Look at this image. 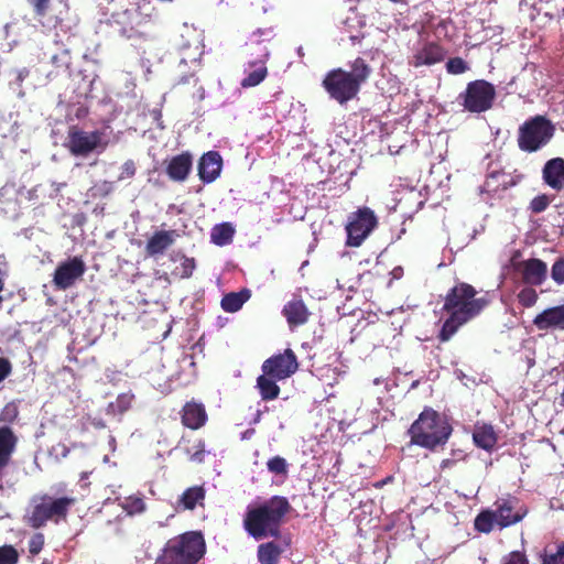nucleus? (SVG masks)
I'll list each match as a JSON object with an SVG mask.
<instances>
[{"instance_id": "4d7b16f0", "label": "nucleus", "mask_w": 564, "mask_h": 564, "mask_svg": "<svg viewBox=\"0 0 564 564\" xmlns=\"http://www.w3.org/2000/svg\"><path fill=\"white\" fill-rule=\"evenodd\" d=\"M3 276H4V272L0 269V292L3 290V286H4Z\"/></svg>"}, {"instance_id": "b1692460", "label": "nucleus", "mask_w": 564, "mask_h": 564, "mask_svg": "<svg viewBox=\"0 0 564 564\" xmlns=\"http://www.w3.org/2000/svg\"><path fill=\"white\" fill-rule=\"evenodd\" d=\"M533 324L540 330H564V304L544 310L534 317Z\"/></svg>"}, {"instance_id": "e433bc0d", "label": "nucleus", "mask_w": 564, "mask_h": 564, "mask_svg": "<svg viewBox=\"0 0 564 564\" xmlns=\"http://www.w3.org/2000/svg\"><path fill=\"white\" fill-rule=\"evenodd\" d=\"M267 468L270 473L274 475L286 476L289 464L285 458L281 456H274L268 460Z\"/></svg>"}, {"instance_id": "13d9d810", "label": "nucleus", "mask_w": 564, "mask_h": 564, "mask_svg": "<svg viewBox=\"0 0 564 564\" xmlns=\"http://www.w3.org/2000/svg\"><path fill=\"white\" fill-rule=\"evenodd\" d=\"M364 37V35H351L350 36V40L352 41V43L355 42H360V40Z\"/></svg>"}, {"instance_id": "f03ea898", "label": "nucleus", "mask_w": 564, "mask_h": 564, "mask_svg": "<svg viewBox=\"0 0 564 564\" xmlns=\"http://www.w3.org/2000/svg\"><path fill=\"white\" fill-rule=\"evenodd\" d=\"M292 510L288 498L273 496L263 503L249 508L243 518V528L256 540L279 538L284 518Z\"/></svg>"}, {"instance_id": "4c0bfd02", "label": "nucleus", "mask_w": 564, "mask_h": 564, "mask_svg": "<svg viewBox=\"0 0 564 564\" xmlns=\"http://www.w3.org/2000/svg\"><path fill=\"white\" fill-rule=\"evenodd\" d=\"M19 552L13 545L0 546V564H17Z\"/></svg>"}, {"instance_id": "864d4df0", "label": "nucleus", "mask_w": 564, "mask_h": 564, "mask_svg": "<svg viewBox=\"0 0 564 564\" xmlns=\"http://www.w3.org/2000/svg\"><path fill=\"white\" fill-rule=\"evenodd\" d=\"M204 444L199 442L198 449L192 455V459L196 462H202L204 458Z\"/></svg>"}, {"instance_id": "a19ab883", "label": "nucleus", "mask_w": 564, "mask_h": 564, "mask_svg": "<svg viewBox=\"0 0 564 564\" xmlns=\"http://www.w3.org/2000/svg\"><path fill=\"white\" fill-rule=\"evenodd\" d=\"M551 278L556 284H564V257L557 258L553 263L551 268Z\"/></svg>"}, {"instance_id": "6e6d98bb", "label": "nucleus", "mask_w": 564, "mask_h": 564, "mask_svg": "<svg viewBox=\"0 0 564 564\" xmlns=\"http://www.w3.org/2000/svg\"><path fill=\"white\" fill-rule=\"evenodd\" d=\"M391 274H392L393 279H400L403 275V269L401 267H395L391 271Z\"/></svg>"}, {"instance_id": "c9c22d12", "label": "nucleus", "mask_w": 564, "mask_h": 564, "mask_svg": "<svg viewBox=\"0 0 564 564\" xmlns=\"http://www.w3.org/2000/svg\"><path fill=\"white\" fill-rule=\"evenodd\" d=\"M517 297L519 304H521L523 307H532L538 302L539 295L531 285H528L520 290Z\"/></svg>"}, {"instance_id": "de8ad7c7", "label": "nucleus", "mask_w": 564, "mask_h": 564, "mask_svg": "<svg viewBox=\"0 0 564 564\" xmlns=\"http://www.w3.org/2000/svg\"><path fill=\"white\" fill-rule=\"evenodd\" d=\"M51 0H31L34 13L37 17H45L50 8Z\"/></svg>"}, {"instance_id": "39448f33", "label": "nucleus", "mask_w": 564, "mask_h": 564, "mask_svg": "<svg viewBox=\"0 0 564 564\" xmlns=\"http://www.w3.org/2000/svg\"><path fill=\"white\" fill-rule=\"evenodd\" d=\"M76 503L75 497H53L47 494L34 496L24 516L25 523L32 529H41L48 521L58 523L66 520L70 508Z\"/></svg>"}, {"instance_id": "79ce46f5", "label": "nucleus", "mask_w": 564, "mask_h": 564, "mask_svg": "<svg viewBox=\"0 0 564 564\" xmlns=\"http://www.w3.org/2000/svg\"><path fill=\"white\" fill-rule=\"evenodd\" d=\"M137 173V166L133 160H127L120 167V174L118 181H124L132 178Z\"/></svg>"}, {"instance_id": "a878e982", "label": "nucleus", "mask_w": 564, "mask_h": 564, "mask_svg": "<svg viewBox=\"0 0 564 564\" xmlns=\"http://www.w3.org/2000/svg\"><path fill=\"white\" fill-rule=\"evenodd\" d=\"M18 437L10 426H0V471L11 462L17 448Z\"/></svg>"}, {"instance_id": "423d86ee", "label": "nucleus", "mask_w": 564, "mask_h": 564, "mask_svg": "<svg viewBox=\"0 0 564 564\" xmlns=\"http://www.w3.org/2000/svg\"><path fill=\"white\" fill-rule=\"evenodd\" d=\"M553 134L552 122L543 116H535L520 126L518 147L524 152H535L544 147Z\"/></svg>"}, {"instance_id": "f3484780", "label": "nucleus", "mask_w": 564, "mask_h": 564, "mask_svg": "<svg viewBox=\"0 0 564 564\" xmlns=\"http://www.w3.org/2000/svg\"><path fill=\"white\" fill-rule=\"evenodd\" d=\"M122 24L119 30L120 34L127 39H143L148 37L143 26L150 22V17L143 18L139 12L126 10L121 14V20L117 21Z\"/></svg>"}, {"instance_id": "9b49d317", "label": "nucleus", "mask_w": 564, "mask_h": 564, "mask_svg": "<svg viewBox=\"0 0 564 564\" xmlns=\"http://www.w3.org/2000/svg\"><path fill=\"white\" fill-rule=\"evenodd\" d=\"M299 369L296 355L290 348L265 359L261 366L262 372L280 380H285Z\"/></svg>"}, {"instance_id": "2f4dec72", "label": "nucleus", "mask_w": 564, "mask_h": 564, "mask_svg": "<svg viewBox=\"0 0 564 564\" xmlns=\"http://www.w3.org/2000/svg\"><path fill=\"white\" fill-rule=\"evenodd\" d=\"M350 68L351 69L348 72V75L352 80H355V84H357V87L360 89L361 85L369 78L371 67L364 58L357 57L350 63Z\"/></svg>"}, {"instance_id": "412c9836", "label": "nucleus", "mask_w": 564, "mask_h": 564, "mask_svg": "<svg viewBox=\"0 0 564 564\" xmlns=\"http://www.w3.org/2000/svg\"><path fill=\"white\" fill-rule=\"evenodd\" d=\"M283 316L286 318L291 329L304 325L311 315L306 304L300 296L290 300L282 310Z\"/></svg>"}, {"instance_id": "f8f14e48", "label": "nucleus", "mask_w": 564, "mask_h": 564, "mask_svg": "<svg viewBox=\"0 0 564 564\" xmlns=\"http://www.w3.org/2000/svg\"><path fill=\"white\" fill-rule=\"evenodd\" d=\"M86 272V264L80 257H73L61 262L54 272L53 283L57 290H67Z\"/></svg>"}, {"instance_id": "ea45409f", "label": "nucleus", "mask_w": 564, "mask_h": 564, "mask_svg": "<svg viewBox=\"0 0 564 564\" xmlns=\"http://www.w3.org/2000/svg\"><path fill=\"white\" fill-rule=\"evenodd\" d=\"M550 203H551V200L547 197V195L541 194V195L535 196L530 202L529 209L533 214H540V213L544 212L549 207Z\"/></svg>"}, {"instance_id": "0eeeda50", "label": "nucleus", "mask_w": 564, "mask_h": 564, "mask_svg": "<svg viewBox=\"0 0 564 564\" xmlns=\"http://www.w3.org/2000/svg\"><path fill=\"white\" fill-rule=\"evenodd\" d=\"M495 98V86L485 79H476L467 84L465 90L458 95L457 100L464 110L471 113H481L492 107Z\"/></svg>"}, {"instance_id": "7c9ffc66", "label": "nucleus", "mask_w": 564, "mask_h": 564, "mask_svg": "<svg viewBox=\"0 0 564 564\" xmlns=\"http://www.w3.org/2000/svg\"><path fill=\"white\" fill-rule=\"evenodd\" d=\"M234 235V226L230 223H221L213 227L210 239L215 245L223 247L232 241Z\"/></svg>"}, {"instance_id": "aec40b11", "label": "nucleus", "mask_w": 564, "mask_h": 564, "mask_svg": "<svg viewBox=\"0 0 564 564\" xmlns=\"http://www.w3.org/2000/svg\"><path fill=\"white\" fill-rule=\"evenodd\" d=\"M268 46H262L258 54V59L249 62L252 70L241 80L242 88L256 87L261 84L268 76L267 61L269 59Z\"/></svg>"}, {"instance_id": "cd10ccee", "label": "nucleus", "mask_w": 564, "mask_h": 564, "mask_svg": "<svg viewBox=\"0 0 564 564\" xmlns=\"http://www.w3.org/2000/svg\"><path fill=\"white\" fill-rule=\"evenodd\" d=\"M276 381H281L280 379H275L270 375L262 372L257 378V389L259 390L260 397L263 401L275 400L280 394V387L276 384Z\"/></svg>"}, {"instance_id": "5fc2aeb1", "label": "nucleus", "mask_w": 564, "mask_h": 564, "mask_svg": "<svg viewBox=\"0 0 564 564\" xmlns=\"http://www.w3.org/2000/svg\"><path fill=\"white\" fill-rule=\"evenodd\" d=\"M452 455L455 459H457V462H463L467 457V455L460 449L454 451Z\"/></svg>"}, {"instance_id": "bb28decb", "label": "nucleus", "mask_w": 564, "mask_h": 564, "mask_svg": "<svg viewBox=\"0 0 564 564\" xmlns=\"http://www.w3.org/2000/svg\"><path fill=\"white\" fill-rule=\"evenodd\" d=\"M473 441L477 447L491 452L498 442V435L491 424L477 423L474 427Z\"/></svg>"}, {"instance_id": "8fccbe9b", "label": "nucleus", "mask_w": 564, "mask_h": 564, "mask_svg": "<svg viewBox=\"0 0 564 564\" xmlns=\"http://www.w3.org/2000/svg\"><path fill=\"white\" fill-rule=\"evenodd\" d=\"M11 372V364L6 358H0V382L3 381Z\"/></svg>"}, {"instance_id": "4be33fe9", "label": "nucleus", "mask_w": 564, "mask_h": 564, "mask_svg": "<svg viewBox=\"0 0 564 564\" xmlns=\"http://www.w3.org/2000/svg\"><path fill=\"white\" fill-rule=\"evenodd\" d=\"M206 489L203 485H195L186 488L175 502V510L193 511L197 507H204Z\"/></svg>"}, {"instance_id": "49530a36", "label": "nucleus", "mask_w": 564, "mask_h": 564, "mask_svg": "<svg viewBox=\"0 0 564 564\" xmlns=\"http://www.w3.org/2000/svg\"><path fill=\"white\" fill-rule=\"evenodd\" d=\"M195 267H196V263H195L194 258L184 257V259L181 263V268H182L181 278L182 279L191 278L193 274V271L195 270Z\"/></svg>"}, {"instance_id": "20e7f679", "label": "nucleus", "mask_w": 564, "mask_h": 564, "mask_svg": "<svg viewBox=\"0 0 564 564\" xmlns=\"http://www.w3.org/2000/svg\"><path fill=\"white\" fill-rule=\"evenodd\" d=\"M206 553V543L202 532L187 531L170 539L156 564H197Z\"/></svg>"}, {"instance_id": "a18cd8bd", "label": "nucleus", "mask_w": 564, "mask_h": 564, "mask_svg": "<svg viewBox=\"0 0 564 564\" xmlns=\"http://www.w3.org/2000/svg\"><path fill=\"white\" fill-rule=\"evenodd\" d=\"M44 545V535L42 533L34 534L29 541V552L33 555L39 554Z\"/></svg>"}, {"instance_id": "c756f323", "label": "nucleus", "mask_w": 564, "mask_h": 564, "mask_svg": "<svg viewBox=\"0 0 564 564\" xmlns=\"http://www.w3.org/2000/svg\"><path fill=\"white\" fill-rule=\"evenodd\" d=\"M282 549L275 542L262 543L258 546V561L261 564H278Z\"/></svg>"}, {"instance_id": "5701e85b", "label": "nucleus", "mask_w": 564, "mask_h": 564, "mask_svg": "<svg viewBox=\"0 0 564 564\" xmlns=\"http://www.w3.org/2000/svg\"><path fill=\"white\" fill-rule=\"evenodd\" d=\"M181 419L184 426L198 430L207 422V412L203 403L188 401L182 409Z\"/></svg>"}, {"instance_id": "6ab92c4d", "label": "nucleus", "mask_w": 564, "mask_h": 564, "mask_svg": "<svg viewBox=\"0 0 564 564\" xmlns=\"http://www.w3.org/2000/svg\"><path fill=\"white\" fill-rule=\"evenodd\" d=\"M197 169L199 180L203 183H212L221 173L223 158L217 151H208L200 156Z\"/></svg>"}, {"instance_id": "1a4fd4ad", "label": "nucleus", "mask_w": 564, "mask_h": 564, "mask_svg": "<svg viewBox=\"0 0 564 564\" xmlns=\"http://www.w3.org/2000/svg\"><path fill=\"white\" fill-rule=\"evenodd\" d=\"M322 85L329 97L340 105L354 99L360 90L355 80L348 75V72L340 67L329 70L325 75Z\"/></svg>"}, {"instance_id": "7ed1b4c3", "label": "nucleus", "mask_w": 564, "mask_h": 564, "mask_svg": "<svg viewBox=\"0 0 564 564\" xmlns=\"http://www.w3.org/2000/svg\"><path fill=\"white\" fill-rule=\"evenodd\" d=\"M408 433L411 444L434 452L448 442L453 426L445 415L426 406L411 424Z\"/></svg>"}, {"instance_id": "37998d69", "label": "nucleus", "mask_w": 564, "mask_h": 564, "mask_svg": "<svg viewBox=\"0 0 564 564\" xmlns=\"http://www.w3.org/2000/svg\"><path fill=\"white\" fill-rule=\"evenodd\" d=\"M501 564H529V560L524 552L512 551L503 556Z\"/></svg>"}, {"instance_id": "9d476101", "label": "nucleus", "mask_w": 564, "mask_h": 564, "mask_svg": "<svg viewBox=\"0 0 564 564\" xmlns=\"http://www.w3.org/2000/svg\"><path fill=\"white\" fill-rule=\"evenodd\" d=\"M102 134L99 130L87 132L73 126L68 130L66 147L75 156H87L101 145Z\"/></svg>"}, {"instance_id": "dca6fc26", "label": "nucleus", "mask_w": 564, "mask_h": 564, "mask_svg": "<svg viewBox=\"0 0 564 564\" xmlns=\"http://www.w3.org/2000/svg\"><path fill=\"white\" fill-rule=\"evenodd\" d=\"M446 55V51L436 42H426L415 51L409 59V64L415 68L421 66H432L441 63Z\"/></svg>"}, {"instance_id": "c85d7f7f", "label": "nucleus", "mask_w": 564, "mask_h": 564, "mask_svg": "<svg viewBox=\"0 0 564 564\" xmlns=\"http://www.w3.org/2000/svg\"><path fill=\"white\" fill-rule=\"evenodd\" d=\"M251 292L249 289H242L239 292H230L225 294L221 299V308L228 313L238 312L242 305L250 299Z\"/></svg>"}, {"instance_id": "2eb2a0df", "label": "nucleus", "mask_w": 564, "mask_h": 564, "mask_svg": "<svg viewBox=\"0 0 564 564\" xmlns=\"http://www.w3.org/2000/svg\"><path fill=\"white\" fill-rule=\"evenodd\" d=\"M164 164L167 177L173 182L183 183L191 174L193 167V155L188 151H184L171 159H166Z\"/></svg>"}, {"instance_id": "f257e3e1", "label": "nucleus", "mask_w": 564, "mask_h": 564, "mask_svg": "<svg viewBox=\"0 0 564 564\" xmlns=\"http://www.w3.org/2000/svg\"><path fill=\"white\" fill-rule=\"evenodd\" d=\"M477 293L466 282L457 283L448 290L442 307L448 316L437 334L441 343L448 341L462 326L476 318L488 306L489 301L485 296L477 297Z\"/></svg>"}, {"instance_id": "4468645a", "label": "nucleus", "mask_w": 564, "mask_h": 564, "mask_svg": "<svg viewBox=\"0 0 564 564\" xmlns=\"http://www.w3.org/2000/svg\"><path fill=\"white\" fill-rule=\"evenodd\" d=\"M522 281L531 286L542 285L547 279V264L538 258H530L513 264Z\"/></svg>"}, {"instance_id": "a211bd4d", "label": "nucleus", "mask_w": 564, "mask_h": 564, "mask_svg": "<svg viewBox=\"0 0 564 564\" xmlns=\"http://www.w3.org/2000/svg\"><path fill=\"white\" fill-rule=\"evenodd\" d=\"M180 237L177 230H156L148 239L144 251L147 257L155 258L162 256L170 247L174 245Z\"/></svg>"}, {"instance_id": "f704fd0d", "label": "nucleus", "mask_w": 564, "mask_h": 564, "mask_svg": "<svg viewBox=\"0 0 564 564\" xmlns=\"http://www.w3.org/2000/svg\"><path fill=\"white\" fill-rule=\"evenodd\" d=\"M268 42V30H258L253 32L248 41L246 42V47L250 56H256L258 58V54L262 46H267Z\"/></svg>"}, {"instance_id": "72a5a7b5", "label": "nucleus", "mask_w": 564, "mask_h": 564, "mask_svg": "<svg viewBox=\"0 0 564 564\" xmlns=\"http://www.w3.org/2000/svg\"><path fill=\"white\" fill-rule=\"evenodd\" d=\"M474 524L478 532L490 533L495 524L498 525V519L494 510H485L476 517Z\"/></svg>"}, {"instance_id": "603ef678", "label": "nucleus", "mask_w": 564, "mask_h": 564, "mask_svg": "<svg viewBox=\"0 0 564 564\" xmlns=\"http://www.w3.org/2000/svg\"><path fill=\"white\" fill-rule=\"evenodd\" d=\"M457 459H455L454 457L452 458H445L441 462L440 464V468L442 470H445V469H451L453 467H455L457 465Z\"/></svg>"}, {"instance_id": "58836bf2", "label": "nucleus", "mask_w": 564, "mask_h": 564, "mask_svg": "<svg viewBox=\"0 0 564 564\" xmlns=\"http://www.w3.org/2000/svg\"><path fill=\"white\" fill-rule=\"evenodd\" d=\"M469 69L467 63L462 57H452L446 63V70L453 75H459Z\"/></svg>"}, {"instance_id": "09e8293b", "label": "nucleus", "mask_w": 564, "mask_h": 564, "mask_svg": "<svg viewBox=\"0 0 564 564\" xmlns=\"http://www.w3.org/2000/svg\"><path fill=\"white\" fill-rule=\"evenodd\" d=\"M69 453V448L64 443H58L52 447L51 454H55L57 458H65Z\"/></svg>"}, {"instance_id": "3c124183", "label": "nucleus", "mask_w": 564, "mask_h": 564, "mask_svg": "<svg viewBox=\"0 0 564 564\" xmlns=\"http://www.w3.org/2000/svg\"><path fill=\"white\" fill-rule=\"evenodd\" d=\"M500 176H505V173H501V172H492L488 175L487 180H486V186L488 188H491L494 191L497 189V186H495V182L500 177Z\"/></svg>"}, {"instance_id": "bf43d9fd", "label": "nucleus", "mask_w": 564, "mask_h": 564, "mask_svg": "<svg viewBox=\"0 0 564 564\" xmlns=\"http://www.w3.org/2000/svg\"><path fill=\"white\" fill-rule=\"evenodd\" d=\"M392 3H405L406 0H390Z\"/></svg>"}, {"instance_id": "c03bdc74", "label": "nucleus", "mask_w": 564, "mask_h": 564, "mask_svg": "<svg viewBox=\"0 0 564 564\" xmlns=\"http://www.w3.org/2000/svg\"><path fill=\"white\" fill-rule=\"evenodd\" d=\"M542 564H564V544L558 545L555 553L545 554Z\"/></svg>"}, {"instance_id": "6e6552de", "label": "nucleus", "mask_w": 564, "mask_h": 564, "mask_svg": "<svg viewBox=\"0 0 564 564\" xmlns=\"http://www.w3.org/2000/svg\"><path fill=\"white\" fill-rule=\"evenodd\" d=\"M378 226V218L375 212L369 207L358 208L351 213L346 225L347 240L349 247H359L365 239Z\"/></svg>"}, {"instance_id": "ddd939ff", "label": "nucleus", "mask_w": 564, "mask_h": 564, "mask_svg": "<svg viewBox=\"0 0 564 564\" xmlns=\"http://www.w3.org/2000/svg\"><path fill=\"white\" fill-rule=\"evenodd\" d=\"M518 499L514 497H509L506 499H500L495 502L496 509L494 512L498 519V527L500 529L510 527L520 522L527 514L528 508L521 506L517 508Z\"/></svg>"}, {"instance_id": "473e14b6", "label": "nucleus", "mask_w": 564, "mask_h": 564, "mask_svg": "<svg viewBox=\"0 0 564 564\" xmlns=\"http://www.w3.org/2000/svg\"><path fill=\"white\" fill-rule=\"evenodd\" d=\"M133 395L129 393H121L117 397L113 402H110L107 406V414L112 416H121L126 413L132 404Z\"/></svg>"}, {"instance_id": "393cba45", "label": "nucleus", "mask_w": 564, "mask_h": 564, "mask_svg": "<svg viewBox=\"0 0 564 564\" xmlns=\"http://www.w3.org/2000/svg\"><path fill=\"white\" fill-rule=\"evenodd\" d=\"M543 180L551 188L561 191L564 187V159L549 160L543 167Z\"/></svg>"}]
</instances>
